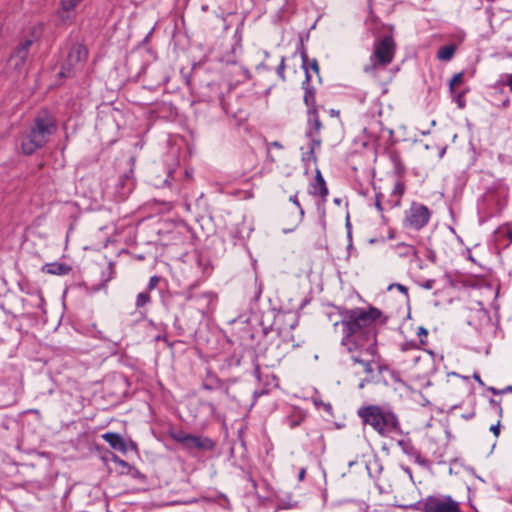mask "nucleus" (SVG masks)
Here are the masks:
<instances>
[{
    "label": "nucleus",
    "mask_w": 512,
    "mask_h": 512,
    "mask_svg": "<svg viewBox=\"0 0 512 512\" xmlns=\"http://www.w3.org/2000/svg\"><path fill=\"white\" fill-rule=\"evenodd\" d=\"M340 320L334 327H341V344L349 352L354 350L375 352L377 335L388 317L379 308L369 304L365 307H338Z\"/></svg>",
    "instance_id": "obj_1"
},
{
    "label": "nucleus",
    "mask_w": 512,
    "mask_h": 512,
    "mask_svg": "<svg viewBox=\"0 0 512 512\" xmlns=\"http://www.w3.org/2000/svg\"><path fill=\"white\" fill-rule=\"evenodd\" d=\"M357 414L363 424L371 426L382 437L402 433L398 416L389 408L367 405L360 407Z\"/></svg>",
    "instance_id": "obj_2"
},
{
    "label": "nucleus",
    "mask_w": 512,
    "mask_h": 512,
    "mask_svg": "<svg viewBox=\"0 0 512 512\" xmlns=\"http://www.w3.org/2000/svg\"><path fill=\"white\" fill-rule=\"evenodd\" d=\"M57 130L55 118L47 110L40 111L34 119V124L21 139V149L24 154L31 155L43 147L51 135Z\"/></svg>",
    "instance_id": "obj_3"
},
{
    "label": "nucleus",
    "mask_w": 512,
    "mask_h": 512,
    "mask_svg": "<svg viewBox=\"0 0 512 512\" xmlns=\"http://www.w3.org/2000/svg\"><path fill=\"white\" fill-rule=\"evenodd\" d=\"M355 363L360 364L369 377L366 381H375L388 385L390 381L399 382V376L392 371L387 365L381 364L379 359L366 360L360 357H353Z\"/></svg>",
    "instance_id": "obj_4"
},
{
    "label": "nucleus",
    "mask_w": 512,
    "mask_h": 512,
    "mask_svg": "<svg viewBox=\"0 0 512 512\" xmlns=\"http://www.w3.org/2000/svg\"><path fill=\"white\" fill-rule=\"evenodd\" d=\"M395 55V42L392 37L386 36L375 42L374 51L370 56L371 65L365 67V72L376 70L378 67H385L393 61Z\"/></svg>",
    "instance_id": "obj_5"
},
{
    "label": "nucleus",
    "mask_w": 512,
    "mask_h": 512,
    "mask_svg": "<svg viewBox=\"0 0 512 512\" xmlns=\"http://www.w3.org/2000/svg\"><path fill=\"white\" fill-rule=\"evenodd\" d=\"M423 512H461L460 503L449 495L428 496L422 502Z\"/></svg>",
    "instance_id": "obj_6"
},
{
    "label": "nucleus",
    "mask_w": 512,
    "mask_h": 512,
    "mask_svg": "<svg viewBox=\"0 0 512 512\" xmlns=\"http://www.w3.org/2000/svg\"><path fill=\"white\" fill-rule=\"evenodd\" d=\"M430 217L431 212L427 206L413 202L406 212L405 223L414 230H420L428 224Z\"/></svg>",
    "instance_id": "obj_7"
},
{
    "label": "nucleus",
    "mask_w": 512,
    "mask_h": 512,
    "mask_svg": "<svg viewBox=\"0 0 512 512\" xmlns=\"http://www.w3.org/2000/svg\"><path fill=\"white\" fill-rule=\"evenodd\" d=\"M88 57V50L82 44H75L71 47L66 64L60 71V76L69 77L73 70L81 68Z\"/></svg>",
    "instance_id": "obj_8"
},
{
    "label": "nucleus",
    "mask_w": 512,
    "mask_h": 512,
    "mask_svg": "<svg viewBox=\"0 0 512 512\" xmlns=\"http://www.w3.org/2000/svg\"><path fill=\"white\" fill-rule=\"evenodd\" d=\"M207 361L221 371H227L237 367L241 362V357L239 354H211Z\"/></svg>",
    "instance_id": "obj_9"
},
{
    "label": "nucleus",
    "mask_w": 512,
    "mask_h": 512,
    "mask_svg": "<svg viewBox=\"0 0 512 512\" xmlns=\"http://www.w3.org/2000/svg\"><path fill=\"white\" fill-rule=\"evenodd\" d=\"M226 75L228 77L230 85L236 86L247 82L251 78L250 71L236 62L227 64Z\"/></svg>",
    "instance_id": "obj_10"
},
{
    "label": "nucleus",
    "mask_w": 512,
    "mask_h": 512,
    "mask_svg": "<svg viewBox=\"0 0 512 512\" xmlns=\"http://www.w3.org/2000/svg\"><path fill=\"white\" fill-rule=\"evenodd\" d=\"M308 114V130L306 131V137L313 142V145H321L320 130L322 123L320 121L318 111L307 110Z\"/></svg>",
    "instance_id": "obj_11"
},
{
    "label": "nucleus",
    "mask_w": 512,
    "mask_h": 512,
    "mask_svg": "<svg viewBox=\"0 0 512 512\" xmlns=\"http://www.w3.org/2000/svg\"><path fill=\"white\" fill-rule=\"evenodd\" d=\"M185 440L183 446L186 449L212 450L214 448V442L207 437L189 434Z\"/></svg>",
    "instance_id": "obj_12"
},
{
    "label": "nucleus",
    "mask_w": 512,
    "mask_h": 512,
    "mask_svg": "<svg viewBox=\"0 0 512 512\" xmlns=\"http://www.w3.org/2000/svg\"><path fill=\"white\" fill-rule=\"evenodd\" d=\"M31 45L32 40H25L20 44L16 52L10 57L9 62L14 66L15 69H21L24 65Z\"/></svg>",
    "instance_id": "obj_13"
},
{
    "label": "nucleus",
    "mask_w": 512,
    "mask_h": 512,
    "mask_svg": "<svg viewBox=\"0 0 512 512\" xmlns=\"http://www.w3.org/2000/svg\"><path fill=\"white\" fill-rule=\"evenodd\" d=\"M81 0H62L58 16L62 23H71L74 19V9Z\"/></svg>",
    "instance_id": "obj_14"
},
{
    "label": "nucleus",
    "mask_w": 512,
    "mask_h": 512,
    "mask_svg": "<svg viewBox=\"0 0 512 512\" xmlns=\"http://www.w3.org/2000/svg\"><path fill=\"white\" fill-rule=\"evenodd\" d=\"M494 241L498 249H505L512 243V229L509 226L499 227L494 232Z\"/></svg>",
    "instance_id": "obj_15"
},
{
    "label": "nucleus",
    "mask_w": 512,
    "mask_h": 512,
    "mask_svg": "<svg viewBox=\"0 0 512 512\" xmlns=\"http://www.w3.org/2000/svg\"><path fill=\"white\" fill-rule=\"evenodd\" d=\"M309 193L313 196H320L325 199L328 195L326 182L319 170H316L314 182L310 186Z\"/></svg>",
    "instance_id": "obj_16"
},
{
    "label": "nucleus",
    "mask_w": 512,
    "mask_h": 512,
    "mask_svg": "<svg viewBox=\"0 0 512 512\" xmlns=\"http://www.w3.org/2000/svg\"><path fill=\"white\" fill-rule=\"evenodd\" d=\"M102 438L110 445L112 449L122 453L127 451L126 442L120 434L115 432H106L102 435Z\"/></svg>",
    "instance_id": "obj_17"
},
{
    "label": "nucleus",
    "mask_w": 512,
    "mask_h": 512,
    "mask_svg": "<svg viewBox=\"0 0 512 512\" xmlns=\"http://www.w3.org/2000/svg\"><path fill=\"white\" fill-rule=\"evenodd\" d=\"M365 467L369 477L374 480H377L383 471L382 462L377 455L370 456L365 461Z\"/></svg>",
    "instance_id": "obj_18"
},
{
    "label": "nucleus",
    "mask_w": 512,
    "mask_h": 512,
    "mask_svg": "<svg viewBox=\"0 0 512 512\" xmlns=\"http://www.w3.org/2000/svg\"><path fill=\"white\" fill-rule=\"evenodd\" d=\"M71 270L69 265L60 262L46 263L42 267V272L51 275H67Z\"/></svg>",
    "instance_id": "obj_19"
},
{
    "label": "nucleus",
    "mask_w": 512,
    "mask_h": 512,
    "mask_svg": "<svg viewBox=\"0 0 512 512\" xmlns=\"http://www.w3.org/2000/svg\"><path fill=\"white\" fill-rule=\"evenodd\" d=\"M457 50V46L455 44H448L445 46H442L438 52H437V59L439 61H451L455 55V52Z\"/></svg>",
    "instance_id": "obj_20"
},
{
    "label": "nucleus",
    "mask_w": 512,
    "mask_h": 512,
    "mask_svg": "<svg viewBox=\"0 0 512 512\" xmlns=\"http://www.w3.org/2000/svg\"><path fill=\"white\" fill-rule=\"evenodd\" d=\"M289 201L292 202L297 207V209L299 211V215L296 218V220L294 221V227L289 228V229H284L283 230L284 233H289V232L294 231V229L301 223V221L304 217V209L302 208V206L298 200V191L294 195H291L289 197Z\"/></svg>",
    "instance_id": "obj_21"
},
{
    "label": "nucleus",
    "mask_w": 512,
    "mask_h": 512,
    "mask_svg": "<svg viewBox=\"0 0 512 512\" xmlns=\"http://www.w3.org/2000/svg\"><path fill=\"white\" fill-rule=\"evenodd\" d=\"M395 250L400 257H418L416 248L413 245L399 243L395 246Z\"/></svg>",
    "instance_id": "obj_22"
},
{
    "label": "nucleus",
    "mask_w": 512,
    "mask_h": 512,
    "mask_svg": "<svg viewBox=\"0 0 512 512\" xmlns=\"http://www.w3.org/2000/svg\"><path fill=\"white\" fill-rule=\"evenodd\" d=\"M398 445L402 448V451L412 457H415L417 462H420V453L419 451L412 445L410 441L399 440Z\"/></svg>",
    "instance_id": "obj_23"
},
{
    "label": "nucleus",
    "mask_w": 512,
    "mask_h": 512,
    "mask_svg": "<svg viewBox=\"0 0 512 512\" xmlns=\"http://www.w3.org/2000/svg\"><path fill=\"white\" fill-rule=\"evenodd\" d=\"M404 192H405L404 184L402 182H400V181H397L394 184V187H393V190H392V197L394 199L391 201L390 207H395V206H398L400 204V200H401V197L404 194Z\"/></svg>",
    "instance_id": "obj_24"
},
{
    "label": "nucleus",
    "mask_w": 512,
    "mask_h": 512,
    "mask_svg": "<svg viewBox=\"0 0 512 512\" xmlns=\"http://www.w3.org/2000/svg\"><path fill=\"white\" fill-rule=\"evenodd\" d=\"M301 58H302V68L305 71V79L302 82V89L304 91H306L307 88H314V87L311 85V75L308 71V56L305 51H303L301 53Z\"/></svg>",
    "instance_id": "obj_25"
},
{
    "label": "nucleus",
    "mask_w": 512,
    "mask_h": 512,
    "mask_svg": "<svg viewBox=\"0 0 512 512\" xmlns=\"http://www.w3.org/2000/svg\"><path fill=\"white\" fill-rule=\"evenodd\" d=\"M303 101L308 110H316V91L315 88H307L304 91Z\"/></svg>",
    "instance_id": "obj_26"
},
{
    "label": "nucleus",
    "mask_w": 512,
    "mask_h": 512,
    "mask_svg": "<svg viewBox=\"0 0 512 512\" xmlns=\"http://www.w3.org/2000/svg\"><path fill=\"white\" fill-rule=\"evenodd\" d=\"M320 145H313V142L309 140V147L308 150L305 152H302V160L304 162H315L316 156H315V149L319 148Z\"/></svg>",
    "instance_id": "obj_27"
},
{
    "label": "nucleus",
    "mask_w": 512,
    "mask_h": 512,
    "mask_svg": "<svg viewBox=\"0 0 512 512\" xmlns=\"http://www.w3.org/2000/svg\"><path fill=\"white\" fill-rule=\"evenodd\" d=\"M417 335L419 337V343L421 344V347H416L417 349H423L424 352H432L431 350H427L425 346L427 345V337H428V331L424 327H419L417 330Z\"/></svg>",
    "instance_id": "obj_28"
},
{
    "label": "nucleus",
    "mask_w": 512,
    "mask_h": 512,
    "mask_svg": "<svg viewBox=\"0 0 512 512\" xmlns=\"http://www.w3.org/2000/svg\"><path fill=\"white\" fill-rule=\"evenodd\" d=\"M150 301L151 297L148 291L140 292L136 297L135 306L136 308H142L148 303H150Z\"/></svg>",
    "instance_id": "obj_29"
},
{
    "label": "nucleus",
    "mask_w": 512,
    "mask_h": 512,
    "mask_svg": "<svg viewBox=\"0 0 512 512\" xmlns=\"http://www.w3.org/2000/svg\"><path fill=\"white\" fill-rule=\"evenodd\" d=\"M266 354H255L254 362V371L256 376L259 378L261 366L264 364L263 358Z\"/></svg>",
    "instance_id": "obj_30"
},
{
    "label": "nucleus",
    "mask_w": 512,
    "mask_h": 512,
    "mask_svg": "<svg viewBox=\"0 0 512 512\" xmlns=\"http://www.w3.org/2000/svg\"><path fill=\"white\" fill-rule=\"evenodd\" d=\"M463 77H464L463 72H459L452 77V79L449 82V89L451 92H454L456 85H459L463 82Z\"/></svg>",
    "instance_id": "obj_31"
},
{
    "label": "nucleus",
    "mask_w": 512,
    "mask_h": 512,
    "mask_svg": "<svg viewBox=\"0 0 512 512\" xmlns=\"http://www.w3.org/2000/svg\"><path fill=\"white\" fill-rule=\"evenodd\" d=\"M160 280H161V278L157 275L150 277L148 285H147V291L150 292V291L154 290L158 286Z\"/></svg>",
    "instance_id": "obj_32"
},
{
    "label": "nucleus",
    "mask_w": 512,
    "mask_h": 512,
    "mask_svg": "<svg viewBox=\"0 0 512 512\" xmlns=\"http://www.w3.org/2000/svg\"><path fill=\"white\" fill-rule=\"evenodd\" d=\"M285 57H281V60H280V63L276 69V72L278 74V76L280 77L281 80L285 81Z\"/></svg>",
    "instance_id": "obj_33"
},
{
    "label": "nucleus",
    "mask_w": 512,
    "mask_h": 512,
    "mask_svg": "<svg viewBox=\"0 0 512 512\" xmlns=\"http://www.w3.org/2000/svg\"><path fill=\"white\" fill-rule=\"evenodd\" d=\"M189 434L185 433V432H182V431H179V432H175L173 433L171 436L172 438L178 442V443H181L182 445L185 443V439L187 438Z\"/></svg>",
    "instance_id": "obj_34"
},
{
    "label": "nucleus",
    "mask_w": 512,
    "mask_h": 512,
    "mask_svg": "<svg viewBox=\"0 0 512 512\" xmlns=\"http://www.w3.org/2000/svg\"><path fill=\"white\" fill-rule=\"evenodd\" d=\"M396 288L399 292L404 294L408 298V288L400 283H393L388 286V290Z\"/></svg>",
    "instance_id": "obj_35"
},
{
    "label": "nucleus",
    "mask_w": 512,
    "mask_h": 512,
    "mask_svg": "<svg viewBox=\"0 0 512 512\" xmlns=\"http://www.w3.org/2000/svg\"><path fill=\"white\" fill-rule=\"evenodd\" d=\"M504 77H505V80L498 81V84H500L502 86H504V85L508 86L510 92L512 93V73L506 74V75H504Z\"/></svg>",
    "instance_id": "obj_36"
},
{
    "label": "nucleus",
    "mask_w": 512,
    "mask_h": 512,
    "mask_svg": "<svg viewBox=\"0 0 512 512\" xmlns=\"http://www.w3.org/2000/svg\"><path fill=\"white\" fill-rule=\"evenodd\" d=\"M490 405L498 411L499 415L501 416L502 415V407L500 405V402L495 400V399H491L490 401Z\"/></svg>",
    "instance_id": "obj_37"
},
{
    "label": "nucleus",
    "mask_w": 512,
    "mask_h": 512,
    "mask_svg": "<svg viewBox=\"0 0 512 512\" xmlns=\"http://www.w3.org/2000/svg\"><path fill=\"white\" fill-rule=\"evenodd\" d=\"M380 194H376L375 196V207L376 209L379 211V212H382L383 211V206L381 204V199H380Z\"/></svg>",
    "instance_id": "obj_38"
},
{
    "label": "nucleus",
    "mask_w": 512,
    "mask_h": 512,
    "mask_svg": "<svg viewBox=\"0 0 512 512\" xmlns=\"http://www.w3.org/2000/svg\"><path fill=\"white\" fill-rule=\"evenodd\" d=\"M311 68L314 72L316 73H319V66H318V62L316 59H312L310 62H309V66L308 68Z\"/></svg>",
    "instance_id": "obj_39"
},
{
    "label": "nucleus",
    "mask_w": 512,
    "mask_h": 512,
    "mask_svg": "<svg viewBox=\"0 0 512 512\" xmlns=\"http://www.w3.org/2000/svg\"><path fill=\"white\" fill-rule=\"evenodd\" d=\"M490 431L497 437L500 433V421L490 427Z\"/></svg>",
    "instance_id": "obj_40"
},
{
    "label": "nucleus",
    "mask_w": 512,
    "mask_h": 512,
    "mask_svg": "<svg viewBox=\"0 0 512 512\" xmlns=\"http://www.w3.org/2000/svg\"><path fill=\"white\" fill-rule=\"evenodd\" d=\"M271 147H274V148H277V149H282L283 148L282 144L280 142H278V141H273V142L269 143L267 145V150L269 151Z\"/></svg>",
    "instance_id": "obj_41"
},
{
    "label": "nucleus",
    "mask_w": 512,
    "mask_h": 512,
    "mask_svg": "<svg viewBox=\"0 0 512 512\" xmlns=\"http://www.w3.org/2000/svg\"><path fill=\"white\" fill-rule=\"evenodd\" d=\"M248 160L251 164V167H250V170L254 169L256 167V158H255V155L253 153L249 154L248 155Z\"/></svg>",
    "instance_id": "obj_42"
},
{
    "label": "nucleus",
    "mask_w": 512,
    "mask_h": 512,
    "mask_svg": "<svg viewBox=\"0 0 512 512\" xmlns=\"http://www.w3.org/2000/svg\"><path fill=\"white\" fill-rule=\"evenodd\" d=\"M306 475V468H301L298 473V480L303 481Z\"/></svg>",
    "instance_id": "obj_43"
},
{
    "label": "nucleus",
    "mask_w": 512,
    "mask_h": 512,
    "mask_svg": "<svg viewBox=\"0 0 512 512\" xmlns=\"http://www.w3.org/2000/svg\"><path fill=\"white\" fill-rule=\"evenodd\" d=\"M312 400L316 407H320L324 403L320 398H317V397H314Z\"/></svg>",
    "instance_id": "obj_44"
},
{
    "label": "nucleus",
    "mask_w": 512,
    "mask_h": 512,
    "mask_svg": "<svg viewBox=\"0 0 512 512\" xmlns=\"http://www.w3.org/2000/svg\"><path fill=\"white\" fill-rule=\"evenodd\" d=\"M488 390L492 392L494 395H500L503 394V391H500L499 389H496L494 387H489Z\"/></svg>",
    "instance_id": "obj_45"
},
{
    "label": "nucleus",
    "mask_w": 512,
    "mask_h": 512,
    "mask_svg": "<svg viewBox=\"0 0 512 512\" xmlns=\"http://www.w3.org/2000/svg\"><path fill=\"white\" fill-rule=\"evenodd\" d=\"M329 114L332 117H338L340 112L338 110H335V109H330Z\"/></svg>",
    "instance_id": "obj_46"
},
{
    "label": "nucleus",
    "mask_w": 512,
    "mask_h": 512,
    "mask_svg": "<svg viewBox=\"0 0 512 512\" xmlns=\"http://www.w3.org/2000/svg\"><path fill=\"white\" fill-rule=\"evenodd\" d=\"M198 298H204V299H206L209 302V301H211V294L203 293Z\"/></svg>",
    "instance_id": "obj_47"
},
{
    "label": "nucleus",
    "mask_w": 512,
    "mask_h": 512,
    "mask_svg": "<svg viewBox=\"0 0 512 512\" xmlns=\"http://www.w3.org/2000/svg\"><path fill=\"white\" fill-rule=\"evenodd\" d=\"M264 393H265L264 390L254 391L253 395L255 398H258L259 396L263 395Z\"/></svg>",
    "instance_id": "obj_48"
},
{
    "label": "nucleus",
    "mask_w": 512,
    "mask_h": 512,
    "mask_svg": "<svg viewBox=\"0 0 512 512\" xmlns=\"http://www.w3.org/2000/svg\"><path fill=\"white\" fill-rule=\"evenodd\" d=\"M326 411H330L332 409V406L331 404L329 403H323V405H321Z\"/></svg>",
    "instance_id": "obj_49"
},
{
    "label": "nucleus",
    "mask_w": 512,
    "mask_h": 512,
    "mask_svg": "<svg viewBox=\"0 0 512 512\" xmlns=\"http://www.w3.org/2000/svg\"><path fill=\"white\" fill-rule=\"evenodd\" d=\"M326 411H330L332 409V406L331 404L329 403H323V405H321Z\"/></svg>",
    "instance_id": "obj_50"
},
{
    "label": "nucleus",
    "mask_w": 512,
    "mask_h": 512,
    "mask_svg": "<svg viewBox=\"0 0 512 512\" xmlns=\"http://www.w3.org/2000/svg\"><path fill=\"white\" fill-rule=\"evenodd\" d=\"M510 105V100L507 98L502 102V107L507 108Z\"/></svg>",
    "instance_id": "obj_51"
},
{
    "label": "nucleus",
    "mask_w": 512,
    "mask_h": 512,
    "mask_svg": "<svg viewBox=\"0 0 512 512\" xmlns=\"http://www.w3.org/2000/svg\"><path fill=\"white\" fill-rule=\"evenodd\" d=\"M457 102H458V106H459L460 108H463V107H464V103H463V101H462V99H461V95H459V96H458Z\"/></svg>",
    "instance_id": "obj_52"
},
{
    "label": "nucleus",
    "mask_w": 512,
    "mask_h": 512,
    "mask_svg": "<svg viewBox=\"0 0 512 512\" xmlns=\"http://www.w3.org/2000/svg\"><path fill=\"white\" fill-rule=\"evenodd\" d=\"M500 391H503V394L507 392H512V386H507L504 389H500Z\"/></svg>",
    "instance_id": "obj_53"
},
{
    "label": "nucleus",
    "mask_w": 512,
    "mask_h": 512,
    "mask_svg": "<svg viewBox=\"0 0 512 512\" xmlns=\"http://www.w3.org/2000/svg\"><path fill=\"white\" fill-rule=\"evenodd\" d=\"M260 69H267L266 65L261 62L259 65L256 66V70H260Z\"/></svg>",
    "instance_id": "obj_54"
},
{
    "label": "nucleus",
    "mask_w": 512,
    "mask_h": 512,
    "mask_svg": "<svg viewBox=\"0 0 512 512\" xmlns=\"http://www.w3.org/2000/svg\"><path fill=\"white\" fill-rule=\"evenodd\" d=\"M114 462L119 463V464H121V465H125V464H126V462H125V461H123V460L119 459L118 457H115V458H114Z\"/></svg>",
    "instance_id": "obj_55"
},
{
    "label": "nucleus",
    "mask_w": 512,
    "mask_h": 512,
    "mask_svg": "<svg viewBox=\"0 0 512 512\" xmlns=\"http://www.w3.org/2000/svg\"><path fill=\"white\" fill-rule=\"evenodd\" d=\"M297 425H299V422H296V421H291V422H289V426H290L291 428H294V427H296Z\"/></svg>",
    "instance_id": "obj_56"
},
{
    "label": "nucleus",
    "mask_w": 512,
    "mask_h": 512,
    "mask_svg": "<svg viewBox=\"0 0 512 512\" xmlns=\"http://www.w3.org/2000/svg\"><path fill=\"white\" fill-rule=\"evenodd\" d=\"M194 297L192 296L191 292L190 291H187L186 293V299L187 300H192Z\"/></svg>",
    "instance_id": "obj_57"
},
{
    "label": "nucleus",
    "mask_w": 512,
    "mask_h": 512,
    "mask_svg": "<svg viewBox=\"0 0 512 512\" xmlns=\"http://www.w3.org/2000/svg\"><path fill=\"white\" fill-rule=\"evenodd\" d=\"M474 379L478 381L480 384H482V380L478 374H474Z\"/></svg>",
    "instance_id": "obj_58"
},
{
    "label": "nucleus",
    "mask_w": 512,
    "mask_h": 512,
    "mask_svg": "<svg viewBox=\"0 0 512 512\" xmlns=\"http://www.w3.org/2000/svg\"><path fill=\"white\" fill-rule=\"evenodd\" d=\"M432 281H428L426 284H425V288L427 289H431L432 288Z\"/></svg>",
    "instance_id": "obj_59"
},
{
    "label": "nucleus",
    "mask_w": 512,
    "mask_h": 512,
    "mask_svg": "<svg viewBox=\"0 0 512 512\" xmlns=\"http://www.w3.org/2000/svg\"><path fill=\"white\" fill-rule=\"evenodd\" d=\"M262 53H263V56H264L265 59H267L269 57V52L268 51L264 50V51H262Z\"/></svg>",
    "instance_id": "obj_60"
},
{
    "label": "nucleus",
    "mask_w": 512,
    "mask_h": 512,
    "mask_svg": "<svg viewBox=\"0 0 512 512\" xmlns=\"http://www.w3.org/2000/svg\"><path fill=\"white\" fill-rule=\"evenodd\" d=\"M204 388H205V389H212V386H211V385H209V384H204Z\"/></svg>",
    "instance_id": "obj_61"
},
{
    "label": "nucleus",
    "mask_w": 512,
    "mask_h": 512,
    "mask_svg": "<svg viewBox=\"0 0 512 512\" xmlns=\"http://www.w3.org/2000/svg\"><path fill=\"white\" fill-rule=\"evenodd\" d=\"M363 387H364V381L359 384V388H363Z\"/></svg>",
    "instance_id": "obj_62"
},
{
    "label": "nucleus",
    "mask_w": 512,
    "mask_h": 512,
    "mask_svg": "<svg viewBox=\"0 0 512 512\" xmlns=\"http://www.w3.org/2000/svg\"><path fill=\"white\" fill-rule=\"evenodd\" d=\"M269 158H270V160H271L272 162H274V161H275L273 157L269 156Z\"/></svg>",
    "instance_id": "obj_63"
}]
</instances>
